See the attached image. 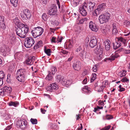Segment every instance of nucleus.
<instances>
[{
    "label": "nucleus",
    "mask_w": 130,
    "mask_h": 130,
    "mask_svg": "<svg viewBox=\"0 0 130 130\" xmlns=\"http://www.w3.org/2000/svg\"><path fill=\"white\" fill-rule=\"evenodd\" d=\"M82 50L81 46H79L75 50V52L78 53L80 52Z\"/></svg>",
    "instance_id": "55"
},
{
    "label": "nucleus",
    "mask_w": 130,
    "mask_h": 130,
    "mask_svg": "<svg viewBox=\"0 0 130 130\" xmlns=\"http://www.w3.org/2000/svg\"><path fill=\"white\" fill-rule=\"evenodd\" d=\"M57 12V9L55 7H53L48 11V14L50 15L55 14Z\"/></svg>",
    "instance_id": "23"
},
{
    "label": "nucleus",
    "mask_w": 130,
    "mask_h": 130,
    "mask_svg": "<svg viewBox=\"0 0 130 130\" xmlns=\"http://www.w3.org/2000/svg\"><path fill=\"white\" fill-rule=\"evenodd\" d=\"M87 20V18H85L80 20L78 23V24H81L83 23L85 21Z\"/></svg>",
    "instance_id": "43"
},
{
    "label": "nucleus",
    "mask_w": 130,
    "mask_h": 130,
    "mask_svg": "<svg viewBox=\"0 0 130 130\" xmlns=\"http://www.w3.org/2000/svg\"><path fill=\"white\" fill-rule=\"evenodd\" d=\"M91 89L87 86H85L82 89L83 93L88 94L91 92Z\"/></svg>",
    "instance_id": "20"
},
{
    "label": "nucleus",
    "mask_w": 130,
    "mask_h": 130,
    "mask_svg": "<svg viewBox=\"0 0 130 130\" xmlns=\"http://www.w3.org/2000/svg\"><path fill=\"white\" fill-rule=\"evenodd\" d=\"M108 81H104L102 82V85L101 86L104 88L106 87V86L108 85Z\"/></svg>",
    "instance_id": "41"
},
{
    "label": "nucleus",
    "mask_w": 130,
    "mask_h": 130,
    "mask_svg": "<svg viewBox=\"0 0 130 130\" xmlns=\"http://www.w3.org/2000/svg\"><path fill=\"white\" fill-rule=\"evenodd\" d=\"M123 25L125 27H128L130 25V22L127 20H125L124 22Z\"/></svg>",
    "instance_id": "37"
},
{
    "label": "nucleus",
    "mask_w": 130,
    "mask_h": 130,
    "mask_svg": "<svg viewBox=\"0 0 130 130\" xmlns=\"http://www.w3.org/2000/svg\"><path fill=\"white\" fill-rule=\"evenodd\" d=\"M6 28L5 24L4 17L3 16H0V29L2 30H4Z\"/></svg>",
    "instance_id": "13"
},
{
    "label": "nucleus",
    "mask_w": 130,
    "mask_h": 130,
    "mask_svg": "<svg viewBox=\"0 0 130 130\" xmlns=\"http://www.w3.org/2000/svg\"><path fill=\"white\" fill-rule=\"evenodd\" d=\"M35 58V57L34 56L32 57H30L25 61V62L27 64L31 65L33 64Z\"/></svg>",
    "instance_id": "19"
},
{
    "label": "nucleus",
    "mask_w": 130,
    "mask_h": 130,
    "mask_svg": "<svg viewBox=\"0 0 130 130\" xmlns=\"http://www.w3.org/2000/svg\"><path fill=\"white\" fill-rule=\"evenodd\" d=\"M83 125L82 124H80V127L79 126V127L78 128V130H81L83 128Z\"/></svg>",
    "instance_id": "64"
},
{
    "label": "nucleus",
    "mask_w": 130,
    "mask_h": 130,
    "mask_svg": "<svg viewBox=\"0 0 130 130\" xmlns=\"http://www.w3.org/2000/svg\"><path fill=\"white\" fill-rule=\"evenodd\" d=\"M16 75L17 78L19 81L21 82L24 81L26 77V73L24 69H21L18 70Z\"/></svg>",
    "instance_id": "2"
},
{
    "label": "nucleus",
    "mask_w": 130,
    "mask_h": 130,
    "mask_svg": "<svg viewBox=\"0 0 130 130\" xmlns=\"http://www.w3.org/2000/svg\"><path fill=\"white\" fill-rule=\"evenodd\" d=\"M35 43V41L34 39L31 37L27 38L26 40L25 41L24 45L27 48L31 47Z\"/></svg>",
    "instance_id": "10"
},
{
    "label": "nucleus",
    "mask_w": 130,
    "mask_h": 130,
    "mask_svg": "<svg viewBox=\"0 0 130 130\" xmlns=\"http://www.w3.org/2000/svg\"><path fill=\"white\" fill-rule=\"evenodd\" d=\"M119 56L118 53L117 52H116L115 54L111 56L109 58H107L109 60H113L115 59V58H117Z\"/></svg>",
    "instance_id": "27"
},
{
    "label": "nucleus",
    "mask_w": 130,
    "mask_h": 130,
    "mask_svg": "<svg viewBox=\"0 0 130 130\" xmlns=\"http://www.w3.org/2000/svg\"><path fill=\"white\" fill-rule=\"evenodd\" d=\"M118 41L119 42L122 43L124 46H126L127 43V42L125 39L123 38L122 37H119L118 38Z\"/></svg>",
    "instance_id": "26"
},
{
    "label": "nucleus",
    "mask_w": 130,
    "mask_h": 130,
    "mask_svg": "<svg viewBox=\"0 0 130 130\" xmlns=\"http://www.w3.org/2000/svg\"><path fill=\"white\" fill-rule=\"evenodd\" d=\"M57 71V70L55 67H52L51 69V71L53 74H54Z\"/></svg>",
    "instance_id": "51"
},
{
    "label": "nucleus",
    "mask_w": 130,
    "mask_h": 130,
    "mask_svg": "<svg viewBox=\"0 0 130 130\" xmlns=\"http://www.w3.org/2000/svg\"><path fill=\"white\" fill-rule=\"evenodd\" d=\"M64 46H66L67 48H70L73 46V43L71 40H68L64 44Z\"/></svg>",
    "instance_id": "18"
},
{
    "label": "nucleus",
    "mask_w": 130,
    "mask_h": 130,
    "mask_svg": "<svg viewBox=\"0 0 130 130\" xmlns=\"http://www.w3.org/2000/svg\"><path fill=\"white\" fill-rule=\"evenodd\" d=\"M11 127V125H9L7 126L4 130H10Z\"/></svg>",
    "instance_id": "61"
},
{
    "label": "nucleus",
    "mask_w": 130,
    "mask_h": 130,
    "mask_svg": "<svg viewBox=\"0 0 130 130\" xmlns=\"http://www.w3.org/2000/svg\"><path fill=\"white\" fill-rule=\"evenodd\" d=\"M46 90L48 91H52L53 89L52 86L51 85V84L49 86H47L46 88Z\"/></svg>",
    "instance_id": "47"
},
{
    "label": "nucleus",
    "mask_w": 130,
    "mask_h": 130,
    "mask_svg": "<svg viewBox=\"0 0 130 130\" xmlns=\"http://www.w3.org/2000/svg\"><path fill=\"white\" fill-rule=\"evenodd\" d=\"M16 125L17 127H20L22 129H24L26 127L27 122L25 121L18 120L17 121Z\"/></svg>",
    "instance_id": "12"
},
{
    "label": "nucleus",
    "mask_w": 130,
    "mask_h": 130,
    "mask_svg": "<svg viewBox=\"0 0 130 130\" xmlns=\"http://www.w3.org/2000/svg\"><path fill=\"white\" fill-rule=\"evenodd\" d=\"M57 80L58 82L63 85L64 79V77L61 75H58L57 77Z\"/></svg>",
    "instance_id": "22"
},
{
    "label": "nucleus",
    "mask_w": 130,
    "mask_h": 130,
    "mask_svg": "<svg viewBox=\"0 0 130 130\" xmlns=\"http://www.w3.org/2000/svg\"><path fill=\"white\" fill-rule=\"evenodd\" d=\"M113 48L115 50L118 48L121 45V43L119 42L118 40L117 42H115L113 43Z\"/></svg>",
    "instance_id": "28"
},
{
    "label": "nucleus",
    "mask_w": 130,
    "mask_h": 130,
    "mask_svg": "<svg viewBox=\"0 0 130 130\" xmlns=\"http://www.w3.org/2000/svg\"><path fill=\"white\" fill-rule=\"evenodd\" d=\"M103 50L104 47L101 45H100L99 46H97L95 50V52L96 54V57L97 60H100L102 59Z\"/></svg>",
    "instance_id": "5"
},
{
    "label": "nucleus",
    "mask_w": 130,
    "mask_h": 130,
    "mask_svg": "<svg viewBox=\"0 0 130 130\" xmlns=\"http://www.w3.org/2000/svg\"><path fill=\"white\" fill-rule=\"evenodd\" d=\"M42 43V41H39L36 44V48H37L39 47H40Z\"/></svg>",
    "instance_id": "50"
},
{
    "label": "nucleus",
    "mask_w": 130,
    "mask_h": 130,
    "mask_svg": "<svg viewBox=\"0 0 130 130\" xmlns=\"http://www.w3.org/2000/svg\"><path fill=\"white\" fill-rule=\"evenodd\" d=\"M19 14L23 20H27L29 19L31 17V12L28 9L20 10Z\"/></svg>",
    "instance_id": "3"
},
{
    "label": "nucleus",
    "mask_w": 130,
    "mask_h": 130,
    "mask_svg": "<svg viewBox=\"0 0 130 130\" xmlns=\"http://www.w3.org/2000/svg\"><path fill=\"white\" fill-rule=\"evenodd\" d=\"M121 81L122 82L128 83L129 82V80L127 78L125 77H123L121 80Z\"/></svg>",
    "instance_id": "45"
},
{
    "label": "nucleus",
    "mask_w": 130,
    "mask_h": 130,
    "mask_svg": "<svg viewBox=\"0 0 130 130\" xmlns=\"http://www.w3.org/2000/svg\"><path fill=\"white\" fill-rule=\"evenodd\" d=\"M98 65L97 64H95L94 65L92 68L93 71L94 72H96L97 70V67Z\"/></svg>",
    "instance_id": "52"
},
{
    "label": "nucleus",
    "mask_w": 130,
    "mask_h": 130,
    "mask_svg": "<svg viewBox=\"0 0 130 130\" xmlns=\"http://www.w3.org/2000/svg\"><path fill=\"white\" fill-rule=\"evenodd\" d=\"M89 27L93 31L97 32L98 28L95 23L92 21H90L89 23Z\"/></svg>",
    "instance_id": "14"
},
{
    "label": "nucleus",
    "mask_w": 130,
    "mask_h": 130,
    "mask_svg": "<svg viewBox=\"0 0 130 130\" xmlns=\"http://www.w3.org/2000/svg\"><path fill=\"white\" fill-rule=\"evenodd\" d=\"M96 78V74L95 73H93L91 76V82H93Z\"/></svg>",
    "instance_id": "39"
},
{
    "label": "nucleus",
    "mask_w": 130,
    "mask_h": 130,
    "mask_svg": "<svg viewBox=\"0 0 130 130\" xmlns=\"http://www.w3.org/2000/svg\"><path fill=\"white\" fill-rule=\"evenodd\" d=\"M53 78L52 75L51 74V72H49L48 74L47 75L46 77V79L49 81H51L52 80Z\"/></svg>",
    "instance_id": "35"
},
{
    "label": "nucleus",
    "mask_w": 130,
    "mask_h": 130,
    "mask_svg": "<svg viewBox=\"0 0 130 130\" xmlns=\"http://www.w3.org/2000/svg\"><path fill=\"white\" fill-rule=\"evenodd\" d=\"M57 40L55 37H53L51 39V42H54L55 43H57Z\"/></svg>",
    "instance_id": "57"
},
{
    "label": "nucleus",
    "mask_w": 130,
    "mask_h": 130,
    "mask_svg": "<svg viewBox=\"0 0 130 130\" xmlns=\"http://www.w3.org/2000/svg\"><path fill=\"white\" fill-rule=\"evenodd\" d=\"M10 49L6 46L4 45L0 48L2 54L4 56L9 55L10 54Z\"/></svg>",
    "instance_id": "9"
},
{
    "label": "nucleus",
    "mask_w": 130,
    "mask_h": 130,
    "mask_svg": "<svg viewBox=\"0 0 130 130\" xmlns=\"http://www.w3.org/2000/svg\"><path fill=\"white\" fill-rule=\"evenodd\" d=\"M118 31L117 29L114 28L112 29V33L115 35H116L118 32Z\"/></svg>",
    "instance_id": "53"
},
{
    "label": "nucleus",
    "mask_w": 130,
    "mask_h": 130,
    "mask_svg": "<svg viewBox=\"0 0 130 130\" xmlns=\"http://www.w3.org/2000/svg\"><path fill=\"white\" fill-rule=\"evenodd\" d=\"M19 102L17 101L11 102L9 103L8 105L10 106H13L15 107H17L19 105Z\"/></svg>",
    "instance_id": "30"
},
{
    "label": "nucleus",
    "mask_w": 130,
    "mask_h": 130,
    "mask_svg": "<svg viewBox=\"0 0 130 130\" xmlns=\"http://www.w3.org/2000/svg\"><path fill=\"white\" fill-rule=\"evenodd\" d=\"M47 0H41V2L43 4H46L47 2Z\"/></svg>",
    "instance_id": "62"
},
{
    "label": "nucleus",
    "mask_w": 130,
    "mask_h": 130,
    "mask_svg": "<svg viewBox=\"0 0 130 130\" xmlns=\"http://www.w3.org/2000/svg\"><path fill=\"white\" fill-rule=\"evenodd\" d=\"M30 121L33 124H36L37 123V120L36 119L31 118Z\"/></svg>",
    "instance_id": "48"
},
{
    "label": "nucleus",
    "mask_w": 130,
    "mask_h": 130,
    "mask_svg": "<svg viewBox=\"0 0 130 130\" xmlns=\"http://www.w3.org/2000/svg\"><path fill=\"white\" fill-rule=\"evenodd\" d=\"M97 43V40L95 37L92 38L89 43V45L91 47H93L96 45Z\"/></svg>",
    "instance_id": "15"
},
{
    "label": "nucleus",
    "mask_w": 130,
    "mask_h": 130,
    "mask_svg": "<svg viewBox=\"0 0 130 130\" xmlns=\"http://www.w3.org/2000/svg\"><path fill=\"white\" fill-rule=\"evenodd\" d=\"M10 39V42L11 44L14 43L16 40L15 37L14 36L11 37Z\"/></svg>",
    "instance_id": "46"
},
{
    "label": "nucleus",
    "mask_w": 130,
    "mask_h": 130,
    "mask_svg": "<svg viewBox=\"0 0 130 130\" xmlns=\"http://www.w3.org/2000/svg\"><path fill=\"white\" fill-rule=\"evenodd\" d=\"M111 42L109 40L105 41L104 43L105 46V48L107 51L109 50L110 47Z\"/></svg>",
    "instance_id": "24"
},
{
    "label": "nucleus",
    "mask_w": 130,
    "mask_h": 130,
    "mask_svg": "<svg viewBox=\"0 0 130 130\" xmlns=\"http://www.w3.org/2000/svg\"><path fill=\"white\" fill-rule=\"evenodd\" d=\"M95 5V3L91 2H89L88 5L89 8L90 9L89 11H92L93 10Z\"/></svg>",
    "instance_id": "25"
},
{
    "label": "nucleus",
    "mask_w": 130,
    "mask_h": 130,
    "mask_svg": "<svg viewBox=\"0 0 130 130\" xmlns=\"http://www.w3.org/2000/svg\"><path fill=\"white\" fill-rule=\"evenodd\" d=\"M63 38L61 36H58L57 38L56 39L57 43H58L59 42H61L62 40L63 39Z\"/></svg>",
    "instance_id": "49"
},
{
    "label": "nucleus",
    "mask_w": 130,
    "mask_h": 130,
    "mask_svg": "<svg viewBox=\"0 0 130 130\" xmlns=\"http://www.w3.org/2000/svg\"><path fill=\"white\" fill-rule=\"evenodd\" d=\"M12 91L10 87L5 86L2 89H0V95L2 96L6 95H9Z\"/></svg>",
    "instance_id": "6"
},
{
    "label": "nucleus",
    "mask_w": 130,
    "mask_h": 130,
    "mask_svg": "<svg viewBox=\"0 0 130 130\" xmlns=\"http://www.w3.org/2000/svg\"><path fill=\"white\" fill-rule=\"evenodd\" d=\"M126 71L124 70H123L122 71H121L120 72V77H122L125 76L126 75Z\"/></svg>",
    "instance_id": "44"
},
{
    "label": "nucleus",
    "mask_w": 130,
    "mask_h": 130,
    "mask_svg": "<svg viewBox=\"0 0 130 130\" xmlns=\"http://www.w3.org/2000/svg\"><path fill=\"white\" fill-rule=\"evenodd\" d=\"M59 24V22L57 21H54L53 25L54 26H58Z\"/></svg>",
    "instance_id": "60"
},
{
    "label": "nucleus",
    "mask_w": 130,
    "mask_h": 130,
    "mask_svg": "<svg viewBox=\"0 0 130 130\" xmlns=\"http://www.w3.org/2000/svg\"><path fill=\"white\" fill-rule=\"evenodd\" d=\"M106 7V4L105 3H103L99 5L94 11V13L97 16L105 9Z\"/></svg>",
    "instance_id": "8"
},
{
    "label": "nucleus",
    "mask_w": 130,
    "mask_h": 130,
    "mask_svg": "<svg viewBox=\"0 0 130 130\" xmlns=\"http://www.w3.org/2000/svg\"><path fill=\"white\" fill-rule=\"evenodd\" d=\"M72 83V81L70 80H68L64 81L63 83V85L64 84L66 87H68L70 86Z\"/></svg>",
    "instance_id": "33"
},
{
    "label": "nucleus",
    "mask_w": 130,
    "mask_h": 130,
    "mask_svg": "<svg viewBox=\"0 0 130 130\" xmlns=\"http://www.w3.org/2000/svg\"><path fill=\"white\" fill-rule=\"evenodd\" d=\"M106 118L108 120L110 119L113 118L110 115H106Z\"/></svg>",
    "instance_id": "56"
},
{
    "label": "nucleus",
    "mask_w": 130,
    "mask_h": 130,
    "mask_svg": "<svg viewBox=\"0 0 130 130\" xmlns=\"http://www.w3.org/2000/svg\"><path fill=\"white\" fill-rule=\"evenodd\" d=\"M90 53L88 52L85 53L84 50L82 51L79 54L80 57L82 58H88L90 56Z\"/></svg>",
    "instance_id": "17"
},
{
    "label": "nucleus",
    "mask_w": 130,
    "mask_h": 130,
    "mask_svg": "<svg viewBox=\"0 0 130 130\" xmlns=\"http://www.w3.org/2000/svg\"><path fill=\"white\" fill-rule=\"evenodd\" d=\"M22 53L18 52L16 53L14 55L15 59H20L22 57Z\"/></svg>",
    "instance_id": "29"
},
{
    "label": "nucleus",
    "mask_w": 130,
    "mask_h": 130,
    "mask_svg": "<svg viewBox=\"0 0 130 130\" xmlns=\"http://www.w3.org/2000/svg\"><path fill=\"white\" fill-rule=\"evenodd\" d=\"M18 0H11L10 2L14 7L17 6Z\"/></svg>",
    "instance_id": "36"
},
{
    "label": "nucleus",
    "mask_w": 130,
    "mask_h": 130,
    "mask_svg": "<svg viewBox=\"0 0 130 130\" xmlns=\"http://www.w3.org/2000/svg\"><path fill=\"white\" fill-rule=\"evenodd\" d=\"M5 76V73L2 71H0V79L3 80Z\"/></svg>",
    "instance_id": "38"
},
{
    "label": "nucleus",
    "mask_w": 130,
    "mask_h": 130,
    "mask_svg": "<svg viewBox=\"0 0 130 130\" xmlns=\"http://www.w3.org/2000/svg\"><path fill=\"white\" fill-rule=\"evenodd\" d=\"M103 89V88L102 87L101 85V86H96L95 88V89L96 91L99 92H101L102 91Z\"/></svg>",
    "instance_id": "34"
},
{
    "label": "nucleus",
    "mask_w": 130,
    "mask_h": 130,
    "mask_svg": "<svg viewBox=\"0 0 130 130\" xmlns=\"http://www.w3.org/2000/svg\"><path fill=\"white\" fill-rule=\"evenodd\" d=\"M88 80L87 78H86L83 81L82 83L83 84H86L87 83Z\"/></svg>",
    "instance_id": "58"
},
{
    "label": "nucleus",
    "mask_w": 130,
    "mask_h": 130,
    "mask_svg": "<svg viewBox=\"0 0 130 130\" xmlns=\"http://www.w3.org/2000/svg\"><path fill=\"white\" fill-rule=\"evenodd\" d=\"M13 21L14 24L17 26L18 27L20 26H24V24L20 22V20L18 19L17 17H15L13 19Z\"/></svg>",
    "instance_id": "21"
},
{
    "label": "nucleus",
    "mask_w": 130,
    "mask_h": 130,
    "mask_svg": "<svg viewBox=\"0 0 130 130\" xmlns=\"http://www.w3.org/2000/svg\"><path fill=\"white\" fill-rule=\"evenodd\" d=\"M87 5L86 3L84 5H81L79 8L80 12L83 16H85L87 15Z\"/></svg>",
    "instance_id": "11"
},
{
    "label": "nucleus",
    "mask_w": 130,
    "mask_h": 130,
    "mask_svg": "<svg viewBox=\"0 0 130 130\" xmlns=\"http://www.w3.org/2000/svg\"><path fill=\"white\" fill-rule=\"evenodd\" d=\"M44 51L45 53L48 56H50L51 55V50L50 49H45Z\"/></svg>",
    "instance_id": "40"
},
{
    "label": "nucleus",
    "mask_w": 130,
    "mask_h": 130,
    "mask_svg": "<svg viewBox=\"0 0 130 130\" xmlns=\"http://www.w3.org/2000/svg\"><path fill=\"white\" fill-rule=\"evenodd\" d=\"M79 0H73L71 2V4L74 7L77 6L78 4Z\"/></svg>",
    "instance_id": "31"
},
{
    "label": "nucleus",
    "mask_w": 130,
    "mask_h": 130,
    "mask_svg": "<svg viewBox=\"0 0 130 130\" xmlns=\"http://www.w3.org/2000/svg\"><path fill=\"white\" fill-rule=\"evenodd\" d=\"M51 85L52 86L53 89L57 90L58 88L59 87L57 84L56 83H54L51 84Z\"/></svg>",
    "instance_id": "32"
},
{
    "label": "nucleus",
    "mask_w": 130,
    "mask_h": 130,
    "mask_svg": "<svg viewBox=\"0 0 130 130\" xmlns=\"http://www.w3.org/2000/svg\"><path fill=\"white\" fill-rule=\"evenodd\" d=\"M124 53L126 54L130 53V50H125L124 51Z\"/></svg>",
    "instance_id": "59"
},
{
    "label": "nucleus",
    "mask_w": 130,
    "mask_h": 130,
    "mask_svg": "<svg viewBox=\"0 0 130 130\" xmlns=\"http://www.w3.org/2000/svg\"><path fill=\"white\" fill-rule=\"evenodd\" d=\"M61 52L62 54H67L68 53V52L65 50H62Z\"/></svg>",
    "instance_id": "63"
},
{
    "label": "nucleus",
    "mask_w": 130,
    "mask_h": 130,
    "mask_svg": "<svg viewBox=\"0 0 130 130\" xmlns=\"http://www.w3.org/2000/svg\"><path fill=\"white\" fill-rule=\"evenodd\" d=\"M44 30L43 28L40 27L34 28L31 31L32 35L34 38H36L42 35Z\"/></svg>",
    "instance_id": "4"
},
{
    "label": "nucleus",
    "mask_w": 130,
    "mask_h": 130,
    "mask_svg": "<svg viewBox=\"0 0 130 130\" xmlns=\"http://www.w3.org/2000/svg\"><path fill=\"white\" fill-rule=\"evenodd\" d=\"M81 65V62L79 61H77L74 62L73 67L75 70H78L80 68Z\"/></svg>",
    "instance_id": "16"
},
{
    "label": "nucleus",
    "mask_w": 130,
    "mask_h": 130,
    "mask_svg": "<svg viewBox=\"0 0 130 130\" xmlns=\"http://www.w3.org/2000/svg\"><path fill=\"white\" fill-rule=\"evenodd\" d=\"M42 19L44 21H47L48 18V17L47 15L45 13L43 14L42 16Z\"/></svg>",
    "instance_id": "42"
},
{
    "label": "nucleus",
    "mask_w": 130,
    "mask_h": 130,
    "mask_svg": "<svg viewBox=\"0 0 130 130\" xmlns=\"http://www.w3.org/2000/svg\"><path fill=\"white\" fill-rule=\"evenodd\" d=\"M29 30V28L25 27L24 25V26H20L18 27L16 29V31L17 35L21 38H24Z\"/></svg>",
    "instance_id": "1"
},
{
    "label": "nucleus",
    "mask_w": 130,
    "mask_h": 130,
    "mask_svg": "<svg viewBox=\"0 0 130 130\" xmlns=\"http://www.w3.org/2000/svg\"><path fill=\"white\" fill-rule=\"evenodd\" d=\"M110 125H108L103 128L101 130H108L110 128Z\"/></svg>",
    "instance_id": "54"
},
{
    "label": "nucleus",
    "mask_w": 130,
    "mask_h": 130,
    "mask_svg": "<svg viewBox=\"0 0 130 130\" xmlns=\"http://www.w3.org/2000/svg\"><path fill=\"white\" fill-rule=\"evenodd\" d=\"M110 17V14L108 13L101 14L99 18V22L101 24L106 23L109 21Z\"/></svg>",
    "instance_id": "7"
}]
</instances>
